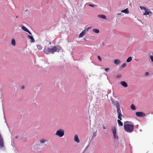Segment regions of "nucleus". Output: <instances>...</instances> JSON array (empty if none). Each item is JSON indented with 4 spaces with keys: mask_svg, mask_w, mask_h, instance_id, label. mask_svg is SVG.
<instances>
[{
    "mask_svg": "<svg viewBox=\"0 0 153 153\" xmlns=\"http://www.w3.org/2000/svg\"><path fill=\"white\" fill-rule=\"evenodd\" d=\"M136 115L140 117H144L146 116V114L142 112H137L136 113Z\"/></svg>",
    "mask_w": 153,
    "mask_h": 153,
    "instance_id": "6",
    "label": "nucleus"
},
{
    "mask_svg": "<svg viewBox=\"0 0 153 153\" xmlns=\"http://www.w3.org/2000/svg\"><path fill=\"white\" fill-rule=\"evenodd\" d=\"M0 134H1L0 133Z\"/></svg>",
    "mask_w": 153,
    "mask_h": 153,
    "instance_id": "42",
    "label": "nucleus"
},
{
    "mask_svg": "<svg viewBox=\"0 0 153 153\" xmlns=\"http://www.w3.org/2000/svg\"><path fill=\"white\" fill-rule=\"evenodd\" d=\"M145 12L143 13V15H146L149 14V13H151V12H149V10L148 9L146 8V10H145Z\"/></svg>",
    "mask_w": 153,
    "mask_h": 153,
    "instance_id": "15",
    "label": "nucleus"
},
{
    "mask_svg": "<svg viewBox=\"0 0 153 153\" xmlns=\"http://www.w3.org/2000/svg\"><path fill=\"white\" fill-rule=\"evenodd\" d=\"M36 47L38 49V50H41L42 49V46L40 45H36Z\"/></svg>",
    "mask_w": 153,
    "mask_h": 153,
    "instance_id": "21",
    "label": "nucleus"
},
{
    "mask_svg": "<svg viewBox=\"0 0 153 153\" xmlns=\"http://www.w3.org/2000/svg\"><path fill=\"white\" fill-rule=\"evenodd\" d=\"M90 27H88V28H87L86 29H85V31H88V30L89 29V28H90Z\"/></svg>",
    "mask_w": 153,
    "mask_h": 153,
    "instance_id": "35",
    "label": "nucleus"
},
{
    "mask_svg": "<svg viewBox=\"0 0 153 153\" xmlns=\"http://www.w3.org/2000/svg\"><path fill=\"white\" fill-rule=\"evenodd\" d=\"M97 16L98 17L101 18H102V19H106V16H105V15H103V14L98 15Z\"/></svg>",
    "mask_w": 153,
    "mask_h": 153,
    "instance_id": "13",
    "label": "nucleus"
},
{
    "mask_svg": "<svg viewBox=\"0 0 153 153\" xmlns=\"http://www.w3.org/2000/svg\"><path fill=\"white\" fill-rule=\"evenodd\" d=\"M118 117H124L123 114H122V113H119V114H118Z\"/></svg>",
    "mask_w": 153,
    "mask_h": 153,
    "instance_id": "29",
    "label": "nucleus"
},
{
    "mask_svg": "<svg viewBox=\"0 0 153 153\" xmlns=\"http://www.w3.org/2000/svg\"><path fill=\"white\" fill-rule=\"evenodd\" d=\"M131 109L133 110H135L136 109V107L133 104H132L131 105Z\"/></svg>",
    "mask_w": 153,
    "mask_h": 153,
    "instance_id": "25",
    "label": "nucleus"
},
{
    "mask_svg": "<svg viewBox=\"0 0 153 153\" xmlns=\"http://www.w3.org/2000/svg\"><path fill=\"white\" fill-rule=\"evenodd\" d=\"M39 141L40 143L44 144L47 142V140L45 139L42 138L40 139Z\"/></svg>",
    "mask_w": 153,
    "mask_h": 153,
    "instance_id": "9",
    "label": "nucleus"
},
{
    "mask_svg": "<svg viewBox=\"0 0 153 153\" xmlns=\"http://www.w3.org/2000/svg\"><path fill=\"white\" fill-rule=\"evenodd\" d=\"M120 83L121 85L125 87H127L128 86L127 83L125 81H121Z\"/></svg>",
    "mask_w": 153,
    "mask_h": 153,
    "instance_id": "12",
    "label": "nucleus"
},
{
    "mask_svg": "<svg viewBox=\"0 0 153 153\" xmlns=\"http://www.w3.org/2000/svg\"><path fill=\"white\" fill-rule=\"evenodd\" d=\"M92 31L96 33H98L100 32L99 30L97 29H94Z\"/></svg>",
    "mask_w": 153,
    "mask_h": 153,
    "instance_id": "19",
    "label": "nucleus"
},
{
    "mask_svg": "<svg viewBox=\"0 0 153 153\" xmlns=\"http://www.w3.org/2000/svg\"><path fill=\"white\" fill-rule=\"evenodd\" d=\"M126 64L125 63H124L121 65V67L123 68H124L126 67Z\"/></svg>",
    "mask_w": 153,
    "mask_h": 153,
    "instance_id": "30",
    "label": "nucleus"
},
{
    "mask_svg": "<svg viewBox=\"0 0 153 153\" xmlns=\"http://www.w3.org/2000/svg\"><path fill=\"white\" fill-rule=\"evenodd\" d=\"M121 117H118V118L119 119L118 120H120V121L121 120H122V119Z\"/></svg>",
    "mask_w": 153,
    "mask_h": 153,
    "instance_id": "36",
    "label": "nucleus"
},
{
    "mask_svg": "<svg viewBox=\"0 0 153 153\" xmlns=\"http://www.w3.org/2000/svg\"><path fill=\"white\" fill-rule=\"evenodd\" d=\"M117 122L119 126H123V123L120 121V120H118Z\"/></svg>",
    "mask_w": 153,
    "mask_h": 153,
    "instance_id": "18",
    "label": "nucleus"
},
{
    "mask_svg": "<svg viewBox=\"0 0 153 153\" xmlns=\"http://www.w3.org/2000/svg\"><path fill=\"white\" fill-rule=\"evenodd\" d=\"M109 70V68H105V71H108V70Z\"/></svg>",
    "mask_w": 153,
    "mask_h": 153,
    "instance_id": "34",
    "label": "nucleus"
},
{
    "mask_svg": "<svg viewBox=\"0 0 153 153\" xmlns=\"http://www.w3.org/2000/svg\"><path fill=\"white\" fill-rule=\"evenodd\" d=\"M104 43L103 42L102 43V45H101V46H104Z\"/></svg>",
    "mask_w": 153,
    "mask_h": 153,
    "instance_id": "40",
    "label": "nucleus"
},
{
    "mask_svg": "<svg viewBox=\"0 0 153 153\" xmlns=\"http://www.w3.org/2000/svg\"><path fill=\"white\" fill-rule=\"evenodd\" d=\"M150 57L151 61L153 62V53L152 55H150Z\"/></svg>",
    "mask_w": 153,
    "mask_h": 153,
    "instance_id": "26",
    "label": "nucleus"
},
{
    "mask_svg": "<svg viewBox=\"0 0 153 153\" xmlns=\"http://www.w3.org/2000/svg\"><path fill=\"white\" fill-rule=\"evenodd\" d=\"M55 134L59 137H62L64 134V131L63 129H59L57 131Z\"/></svg>",
    "mask_w": 153,
    "mask_h": 153,
    "instance_id": "4",
    "label": "nucleus"
},
{
    "mask_svg": "<svg viewBox=\"0 0 153 153\" xmlns=\"http://www.w3.org/2000/svg\"><path fill=\"white\" fill-rule=\"evenodd\" d=\"M27 32L30 35H31V33L30 32V31L28 30L27 31Z\"/></svg>",
    "mask_w": 153,
    "mask_h": 153,
    "instance_id": "37",
    "label": "nucleus"
},
{
    "mask_svg": "<svg viewBox=\"0 0 153 153\" xmlns=\"http://www.w3.org/2000/svg\"><path fill=\"white\" fill-rule=\"evenodd\" d=\"M25 88V86H23L21 87V89H23Z\"/></svg>",
    "mask_w": 153,
    "mask_h": 153,
    "instance_id": "38",
    "label": "nucleus"
},
{
    "mask_svg": "<svg viewBox=\"0 0 153 153\" xmlns=\"http://www.w3.org/2000/svg\"><path fill=\"white\" fill-rule=\"evenodd\" d=\"M74 140L77 143L79 142V140L78 138V136L77 135H76L74 136Z\"/></svg>",
    "mask_w": 153,
    "mask_h": 153,
    "instance_id": "16",
    "label": "nucleus"
},
{
    "mask_svg": "<svg viewBox=\"0 0 153 153\" xmlns=\"http://www.w3.org/2000/svg\"><path fill=\"white\" fill-rule=\"evenodd\" d=\"M117 112L118 114L121 113V111L120 109V108H117Z\"/></svg>",
    "mask_w": 153,
    "mask_h": 153,
    "instance_id": "23",
    "label": "nucleus"
},
{
    "mask_svg": "<svg viewBox=\"0 0 153 153\" xmlns=\"http://www.w3.org/2000/svg\"><path fill=\"white\" fill-rule=\"evenodd\" d=\"M28 37L29 39H30V42H34V39L32 36H30V35H28Z\"/></svg>",
    "mask_w": 153,
    "mask_h": 153,
    "instance_id": "14",
    "label": "nucleus"
},
{
    "mask_svg": "<svg viewBox=\"0 0 153 153\" xmlns=\"http://www.w3.org/2000/svg\"><path fill=\"white\" fill-rule=\"evenodd\" d=\"M119 15H121V16H123V15L121 13H118L117 14L116 17H118Z\"/></svg>",
    "mask_w": 153,
    "mask_h": 153,
    "instance_id": "32",
    "label": "nucleus"
},
{
    "mask_svg": "<svg viewBox=\"0 0 153 153\" xmlns=\"http://www.w3.org/2000/svg\"><path fill=\"white\" fill-rule=\"evenodd\" d=\"M11 44L13 45L14 46H15L16 45V42L15 41L14 39H13L12 40Z\"/></svg>",
    "mask_w": 153,
    "mask_h": 153,
    "instance_id": "20",
    "label": "nucleus"
},
{
    "mask_svg": "<svg viewBox=\"0 0 153 153\" xmlns=\"http://www.w3.org/2000/svg\"><path fill=\"white\" fill-rule=\"evenodd\" d=\"M61 49V48L59 46H55L51 48V53L53 54L55 52H59Z\"/></svg>",
    "mask_w": 153,
    "mask_h": 153,
    "instance_id": "3",
    "label": "nucleus"
},
{
    "mask_svg": "<svg viewBox=\"0 0 153 153\" xmlns=\"http://www.w3.org/2000/svg\"><path fill=\"white\" fill-rule=\"evenodd\" d=\"M149 73L148 72H146L145 73V74H144V76H147L149 75Z\"/></svg>",
    "mask_w": 153,
    "mask_h": 153,
    "instance_id": "33",
    "label": "nucleus"
},
{
    "mask_svg": "<svg viewBox=\"0 0 153 153\" xmlns=\"http://www.w3.org/2000/svg\"><path fill=\"white\" fill-rule=\"evenodd\" d=\"M22 30L26 32L27 31V30H28L27 28L24 26H22Z\"/></svg>",
    "mask_w": 153,
    "mask_h": 153,
    "instance_id": "22",
    "label": "nucleus"
},
{
    "mask_svg": "<svg viewBox=\"0 0 153 153\" xmlns=\"http://www.w3.org/2000/svg\"><path fill=\"white\" fill-rule=\"evenodd\" d=\"M132 57L131 56H130L128 57V58L126 60V62H129L131 61L132 60Z\"/></svg>",
    "mask_w": 153,
    "mask_h": 153,
    "instance_id": "24",
    "label": "nucleus"
},
{
    "mask_svg": "<svg viewBox=\"0 0 153 153\" xmlns=\"http://www.w3.org/2000/svg\"><path fill=\"white\" fill-rule=\"evenodd\" d=\"M140 8L141 10H143V9L144 10H146V8L144 7H142L141 6H140Z\"/></svg>",
    "mask_w": 153,
    "mask_h": 153,
    "instance_id": "27",
    "label": "nucleus"
},
{
    "mask_svg": "<svg viewBox=\"0 0 153 153\" xmlns=\"http://www.w3.org/2000/svg\"><path fill=\"white\" fill-rule=\"evenodd\" d=\"M88 5L89 6L91 7H96V5L95 4H89Z\"/></svg>",
    "mask_w": 153,
    "mask_h": 153,
    "instance_id": "28",
    "label": "nucleus"
},
{
    "mask_svg": "<svg viewBox=\"0 0 153 153\" xmlns=\"http://www.w3.org/2000/svg\"><path fill=\"white\" fill-rule=\"evenodd\" d=\"M124 128L126 132L131 133L134 131V126L131 122L126 121L124 123Z\"/></svg>",
    "mask_w": 153,
    "mask_h": 153,
    "instance_id": "1",
    "label": "nucleus"
},
{
    "mask_svg": "<svg viewBox=\"0 0 153 153\" xmlns=\"http://www.w3.org/2000/svg\"><path fill=\"white\" fill-rule=\"evenodd\" d=\"M111 131L112 132L114 138L118 140L119 138V137L118 136H117L116 135L117 132L116 127L115 126L112 127L111 128Z\"/></svg>",
    "mask_w": 153,
    "mask_h": 153,
    "instance_id": "2",
    "label": "nucleus"
},
{
    "mask_svg": "<svg viewBox=\"0 0 153 153\" xmlns=\"http://www.w3.org/2000/svg\"><path fill=\"white\" fill-rule=\"evenodd\" d=\"M97 58L101 62L102 61V59L100 56H98Z\"/></svg>",
    "mask_w": 153,
    "mask_h": 153,
    "instance_id": "31",
    "label": "nucleus"
},
{
    "mask_svg": "<svg viewBox=\"0 0 153 153\" xmlns=\"http://www.w3.org/2000/svg\"><path fill=\"white\" fill-rule=\"evenodd\" d=\"M112 103L114 105H115L117 108H120V105H119V102L118 101H113Z\"/></svg>",
    "mask_w": 153,
    "mask_h": 153,
    "instance_id": "8",
    "label": "nucleus"
},
{
    "mask_svg": "<svg viewBox=\"0 0 153 153\" xmlns=\"http://www.w3.org/2000/svg\"><path fill=\"white\" fill-rule=\"evenodd\" d=\"M18 17V16H16V18H17Z\"/></svg>",
    "mask_w": 153,
    "mask_h": 153,
    "instance_id": "41",
    "label": "nucleus"
},
{
    "mask_svg": "<svg viewBox=\"0 0 153 153\" xmlns=\"http://www.w3.org/2000/svg\"><path fill=\"white\" fill-rule=\"evenodd\" d=\"M44 51L45 53L48 54L50 53H51V48L48 47H45L44 49Z\"/></svg>",
    "mask_w": 153,
    "mask_h": 153,
    "instance_id": "7",
    "label": "nucleus"
},
{
    "mask_svg": "<svg viewBox=\"0 0 153 153\" xmlns=\"http://www.w3.org/2000/svg\"><path fill=\"white\" fill-rule=\"evenodd\" d=\"M85 34V30H84L79 35V37L81 38Z\"/></svg>",
    "mask_w": 153,
    "mask_h": 153,
    "instance_id": "10",
    "label": "nucleus"
},
{
    "mask_svg": "<svg viewBox=\"0 0 153 153\" xmlns=\"http://www.w3.org/2000/svg\"><path fill=\"white\" fill-rule=\"evenodd\" d=\"M121 12L124 13L126 14H128L129 13V11L128 10V8H126L125 10H122L121 11Z\"/></svg>",
    "mask_w": 153,
    "mask_h": 153,
    "instance_id": "17",
    "label": "nucleus"
},
{
    "mask_svg": "<svg viewBox=\"0 0 153 153\" xmlns=\"http://www.w3.org/2000/svg\"><path fill=\"white\" fill-rule=\"evenodd\" d=\"M114 63L116 65H119L121 63V61L119 59H116L114 60Z\"/></svg>",
    "mask_w": 153,
    "mask_h": 153,
    "instance_id": "11",
    "label": "nucleus"
},
{
    "mask_svg": "<svg viewBox=\"0 0 153 153\" xmlns=\"http://www.w3.org/2000/svg\"><path fill=\"white\" fill-rule=\"evenodd\" d=\"M103 128L104 129H106L105 127V126H103Z\"/></svg>",
    "mask_w": 153,
    "mask_h": 153,
    "instance_id": "39",
    "label": "nucleus"
},
{
    "mask_svg": "<svg viewBox=\"0 0 153 153\" xmlns=\"http://www.w3.org/2000/svg\"><path fill=\"white\" fill-rule=\"evenodd\" d=\"M0 148H4V145L3 138L1 136V134H0Z\"/></svg>",
    "mask_w": 153,
    "mask_h": 153,
    "instance_id": "5",
    "label": "nucleus"
}]
</instances>
